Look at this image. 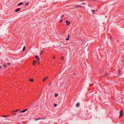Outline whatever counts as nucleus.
I'll list each match as a JSON object with an SVG mask.
<instances>
[{
	"instance_id": "1",
	"label": "nucleus",
	"mask_w": 124,
	"mask_h": 124,
	"mask_svg": "<svg viewBox=\"0 0 124 124\" xmlns=\"http://www.w3.org/2000/svg\"><path fill=\"white\" fill-rule=\"evenodd\" d=\"M103 75V76L105 77L106 78H108V76L109 75V74L108 73L105 72L104 73Z\"/></svg>"
},
{
	"instance_id": "3",
	"label": "nucleus",
	"mask_w": 124,
	"mask_h": 124,
	"mask_svg": "<svg viewBox=\"0 0 124 124\" xmlns=\"http://www.w3.org/2000/svg\"><path fill=\"white\" fill-rule=\"evenodd\" d=\"M28 109H26L23 110L20 112L19 113H23L24 112L26 111Z\"/></svg>"
},
{
	"instance_id": "33",
	"label": "nucleus",
	"mask_w": 124,
	"mask_h": 124,
	"mask_svg": "<svg viewBox=\"0 0 124 124\" xmlns=\"http://www.w3.org/2000/svg\"><path fill=\"white\" fill-rule=\"evenodd\" d=\"M37 61H39V58H38H38H37Z\"/></svg>"
},
{
	"instance_id": "25",
	"label": "nucleus",
	"mask_w": 124,
	"mask_h": 124,
	"mask_svg": "<svg viewBox=\"0 0 124 124\" xmlns=\"http://www.w3.org/2000/svg\"><path fill=\"white\" fill-rule=\"evenodd\" d=\"M57 106V105L56 104H54V107H56Z\"/></svg>"
},
{
	"instance_id": "24",
	"label": "nucleus",
	"mask_w": 124,
	"mask_h": 124,
	"mask_svg": "<svg viewBox=\"0 0 124 124\" xmlns=\"http://www.w3.org/2000/svg\"><path fill=\"white\" fill-rule=\"evenodd\" d=\"M61 59L63 60L64 59V57L63 56L62 57Z\"/></svg>"
},
{
	"instance_id": "13",
	"label": "nucleus",
	"mask_w": 124,
	"mask_h": 124,
	"mask_svg": "<svg viewBox=\"0 0 124 124\" xmlns=\"http://www.w3.org/2000/svg\"><path fill=\"white\" fill-rule=\"evenodd\" d=\"M92 11L93 13L94 14H95V12L96 11L95 10H91Z\"/></svg>"
},
{
	"instance_id": "14",
	"label": "nucleus",
	"mask_w": 124,
	"mask_h": 124,
	"mask_svg": "<svg viewBox=\"0 0 124 124\" xmlns=\"http://www.w3.org/2000/svg\"><path fill=\"white\" fill-rule=\"evenodd\" d=\"M43 51H41L40 52V55H41V54H42V53H43Z\"/></svg>"
},
{
	"instance_id": "31",
	"label": "nucleus",
	"mask_w": 124,
	"mask_h": 124,
	"mask_svg": "<svg viewBox=\"0 0 124 124\" xmlns=\"http://www.w3.org/2000/svg\"><path fill=\"white\" fill-rule=\"evenodd\" d=\"M16 114H17V113H15V114H13V115H16Z\"/></svg>"
},
{
	"instance_id": "29",
	"label": "nucleus",
	"mask_w": 124,
	"mask_h": 124,
	"mask_svg": "<svg viewBox=\"0 0 124 124\" xmlns=\"http://www.w3.org/2000/svg\"><path fill=\"white\" fill-rule=\"evenodd\" d=\"M41 119H45V118H40Z\"/></svg>"
},
{
	"instance_id": "30",
	"label": "nucleus",
	"mask_w": 124,
	"mask_h": 124,
	"mask_svg": "<svg viewBox=\"0 0 124 124\" xmlns=\"http://www.w3.org/2000/svg\"><path fill=\"white\" fill-rule=\"evenodd\" d=\"M63 21V19H62L60 21V22H62V21Z\"/></svg>"
},
{
	"instance_id": "7",
	"label": "nucleus",
	"mask_w": 124,
	"mask_h": 124,
	"mask_svg": "<svg viewBox=\"0 0 124 124\" xmlns=\"http://www.w3.org/2000/svg\"><path fill=\"white\" fill-rule=\"evenodd\" d=\"M48 78V77H46L44 78L43 80V81H45L46 79H47Z\"/></svg>"
},
{
	"instance_id": "22",
	"label": "nucleus",
	"mask_w": 124,
	"mask_h": 124,
	"mask_svg": "<svg viewBox=\"0 0 124 124\" xmlns=\"http://www.w3.org/2000/svg\"><path fill=\"white\" fill-rule=\"evenodd\" d=\"M8 116H3L2 117H8Z\"/></svg>"
},
{
	"instance_id": "28",
	"label": "nucleus",
	"mask_w": 124,
	"mask_h": 124,
	"mask_svg": "<svg viewBox=\"0 0 124 124\" xmlns=\"http://www.w3.org/2000/svg\"><path fill=\"white\" fill-rule=\"evenodd\" d=\"M77 0L78 1H82L83 0Z\"/></svg>"
},
{
	"instance_id": "26",
	"label": "nucleus",
	"mask_w": 124,
	"mask_h": 124,
	"mask_svg": "<svg viewBox=\"0 0 124 124\" xmlns=\"http://www.w3.org/2000/svg\"><path fill=\"white\" fill-rule=\"evenodd\" d=\"M64 16V14H63V15H62V16H61V18H63Z\"/></svg>"
},
{
	"instance_id": "15",
	"label": "nucleus",
	"mask_w": 124,
	"mask_h": 124,
	"mask_svg": "<svg viewBox=\"0 0 124 124\" xmlns=\"http://www.w3.org/2000/svg\"><path fill=\"white\" fill-rule=\"evenodd\" d=\"M19 110H16L15 111H13L12 112V113H14V112H16L17 111H19Z\"/></svg>"
},
{
	"instance_id": "21",
	"label": "nucleus",
	"mask_w": 124,
	"mask_h": 124,
	"mask_svg": "<svg viewBox=\"0 0 124 124\" xmlns=\"http://www.w3.org/2000/svg\"><path fill=\"white\" fill-rule=\"evenodd\" d=\"M7 64L8 65H9L11 64V63H7Z\"/></svg>"
},
{
	"instance_id": "16",
	"label": "nucleus",
	"mask_w": 124,
	"mask_h": 124,
	"mask_svg": "<svg viewBox=\"0 0 124 124\" xmlns=\"http://www.w3.org/2000/svg\"><path fill=\"white\" fill-rule=\"evenodd\" d=\"M118 74H119V75H120V69H118Z\"/></svg>"
},
{
	"instance_id": "11",
	"label": "nucleus",
	"mask_w": 124,
	"mask_h": 124,
	"mask_svg": "<svg viewBox=\"0 0 124 124\" xmlns=\"http://www.w3.org/2000/svg\"><path fill=\"white\" fill-rule=\"evenodd\" d=\"M25 46H24L23 48L22 51H24L25 50Z\"/></svg>"
},
{
	"instance_id": "10",
	"label": "nucleus",
	"mask_w": 124,
	"mask_h": 124,
	"mask_svg": "<svg viewBox=\"0 0 124 124\" xmlns=\"http://www.w3.org/2000/svg\"><path fill=\"white\" fill-rule=\"evenodd\" d=\"M76 106L77 107H78L79 106V103H77L76 105Z\"/></svg>"
},
{
	"instance_id": "4",
	"label": "nucleus",
	"mask_w": 124,
	"mask_h": 124,
	"mask_svg": "<svg viewBox=\"0 0 124 124\" xmlns=\"http://www.w3.org/2000/svg\"><path fill=\"white\" fill-rule=\"evenodd\" d=\"M66 22L67 25L68 26L70 24V21L68 20H66Z\"/></svg>"
},
{
	"instance_id": "20",
	"label": "nucleus",
	"mask_w": 124,
	"mask_h": 124,
	"mask_svg": "<svg viewBox=\"0 0 124 124\" xmlns=\"http://www.w3.org/2000/svg\"><path fill=\"white\" fill-rule=\"evenodd\" d=\"M36 121L37 120H39L41 119L40 118H36L35 119Z\"/></svg>"
},
{
	"instance_id": "2",
	"label": "nucleus",
	"mask_w": 124,
	"mask_h": 124,
	"mask_svg": "<svg viewBox=\"0 0 124 124\" xmlns=\"http://www.w3.org/2000/svg\"><path fill=\"white\" fill-rule=\"evenodd\" d=\"M123 115V111L122 110H121L120 113V117L121 116Z\"/></svg>"
},
{
	"instance_id": "19",
	"label": "nucleus",
	"mask_w": 124,
	"mask_h": 124,
	"mask_svg": "<svg viewBox=\"0 0 124 124\" xmlns=\"http://www.w3.org/2000/svg\"><path fill=\"white\" fill-rule=\"evenodd\" d=\"M3 67H7L6 65V64H4L3 65Z\"/></svg>"
},
{
	"instance_id": "9",
	"label": "nucleus",
	"mask_w": 124,
	"mask_h": 124,
	"mask_svg": "<svg viewBox=\"0 0 124 124\" xmlns=\"http://www.w3.org/2000/svg\"><path fill=\"white\" fill-rule=\"evenodd\" d=\"M68 38H66V39H65V40H69V37H70V35H69L68 34Z\"/></svg>"
},
{
	"instance_id": "18",
	"label": "nucleus",
	"mask_w": 124,
	"mask_h": 124,
	"mask_svg": "<svg viewBox=\"0 0 124 124\" xmlns=\"http://www.w3.org/2000/svg\"><path fill=\"white\" fill-rule=\"evenodd\" d=\"M35 58L36 59H37L39 58V56L37 55H36L35 56Z\"/></svg>"
},
{
	"instance_id": "8",
	"label": "nucleus",
	"mask_w": 124,
	"mask_h": 124,
	"mask_svg": "<svg viewBox=\"0 0 124 124\" xmlns=\"http://www.w3.org/2000/svg\"><path fill=\"white\" fill-rule=\"evenodd\" d=\"M23 3H22V2H20L19 3H18V6H20V5H23Z\"/></svg>"
},
{
	"instance_id": "12",
	"label": "nucleus",
	"mask_w": 124,
	"mask_h": 124,
	"mask_svg": "<svg viewBox=\"0 0 124 124\" xmlns=\"http://www.w3.org/2000/svg\"><path fill=\"white\" fill-rule=\"evenodd\" d=\"M29 80L30 81H31V82H33V79H29Z\"/></svg>"
},
{
	"instance_id": "27",
	"label": "nucleus",
	"mask_w": 124,
	"mask_h": 124,
	"mask_svg": "<svg viewBox=\"0 0 124 124\" xmlns=\"http://www.w3.org/2000/svg\"><path fill=\"white\" fill-rule=\"evenodd\" d=\"M58 95V94H55V97H57Z\"/></svg>"
},
{
	"instance_id": "5",
	"label": "nucleus",
	"mask_w": 124,
	"mask_h": 124,
	"mask_svg": "<svg viewBox=\"0 0 124 124\" xmlns=\"http://www.w3.org/2000/svg\"><path fill=\"white\" fill-rule=\"evenodd\" d=\"M37 62L35 60H34L33 62V66H34L35 64V63Z\"/></svg>"
},
{
	"instance_id": "35",
	"label": "nucleus",
	"mask_w": 124,
	"mask_h": 124,
	"mask_svg": "<svg viewBox=\"0 0 124 124\" xmlns=\"http://www.w3.org/2000/svg\"><path fill=\"white\" fill-rule=\"evenodd\" d=\"M51 83H50V84L49 85V86L51 84Z\"/></svg>"
},
{
	"instance_id": "34",
	"label": "nucleus",
	"mask_w": 124,
	"mask_h": 124,
	"mask_svg": "<svg viewBox=\"0 0 124 124\" xmlns=\"http://www.w3.org/2000/svg\"><path fill=\"white\" fill-rule=\"evenodd\" d=\"M54 59H55V57H54Z\"/></svg>"
},
{
	"instance_id": "6",
	"label": "nucleus",
	"mask_w": 124,
	"mask_h": 124,
	"mask_svg": "<svg viewBox=\"0 0 124 124\" xmlns=\"http://www.w3.org/2000/svg\"><path fill=\"white\" fill-rule=\"evenodd\" d=\"M20 8H18L16 9L15 10V12H17L19 11L20 10Z\"/></svg>"
},
{
	"instance_id": "36",
	"label": "nucleus",
	"mask_w": 124,
	"mask_h": 124,
	"mask_svg": "<svg viewBox=\"0 0 124 124\" xmlns=\"http://www.w3.org/2000/svg\"><path fill=\"white\" fill-rule=\"evenodd\" d=\"M1 68V66H0V69Z\"/></svg>"
},
{
	"instance_id": "23",
	"label": "nucleus",
	"mask_w": 124,
	"mask_h": 124,
	"mask_svg": "<svg viewBox=\"0 0 124 124\" xmlns=\"http://www.w3.org/2000/svg\"><path fill=\"white\" fill-rule=\"evenodd\" d=\"M29 4V3H26L25 4V6H26L27 5H28Z\"/></svg>"
},
{
	"instance_id": "32",
	"label": "nucleus",
	"mask_w": 124,
	"mask_h": 124,
	"mask_svg": "<svg viewBox=\"0 0 124 124\" xmlns=\"http://www.w3.org/2000/svg\"><path fill=\"white\" fill-rule=\"evenodd\" d=\"M112 39V37H111H111H110V39Z\"/></svg>"
},
{
	"instance_id": "17",
	"label": "nucleus",
	"mask_w": 124,
	"mask_h": 124,
	"mask_svg": "<svg viewBox=\"0 0 124 124\" xmlns=\"http://www.w3.org/2000/svg\"><path fill=\"white\" fill-rule=\"evenodd\" d=\"M82 7V6H80V5H78V6H77L76 7V8H78V7H80V8H81V7Z\"/></svg>"
}]
</instances>
